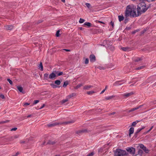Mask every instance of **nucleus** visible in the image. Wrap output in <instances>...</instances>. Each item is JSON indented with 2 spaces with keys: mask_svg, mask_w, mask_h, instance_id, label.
<instances>
[{
  "mask_svg": "<svg viewBox=\"0 0 156 156\" xmlns=\"http://www.w3.org/2000/svg\"><path fill=\"white\" fill-rule=\"evenodd\" d=\"M51 85L53 88H56L58 87L57 86L55 85L54 84H51Z\"/></svg>",
  "mask_w": 156,
  "mask_h": 156,
  "instance_id": "a19ab883",
  "label": "nucleus"
},
{
  "mask_svg": "<svg viewBox=\"0 0 156 156\" xmlns=\"http://www.w3.org/2000/svg\"><path fill=\"white\" fill-rule=\"evenodd\" d=\"M115 68L114 65L112 63H109L108 65V69L109 70H112L114 69Z\"/></svg>",
  "mask_w": 156,
  "mask_h": 156,
  "instance_id": "39448f33",
  "label": "nucleus"
},
{
  "mask_svg": "<svg viewBox=\"0 0 156 156\" xmlns=\"http://www.w3.org/2000/svg\"><path fill=\"white\" fill-rule=\"evenodd\" d=\"M153 127V126H152L151 127V128L149 130H148V131H147L145 132L144 133V134H146L147 133H148L152 129Z\"/></svg>",
  "mask_w": 156,
  "mask_h": 156,
  "instance_id": "f704fd0d",
  "label": "nucleus"
},
{
  "mask_svg": "<svg viewBox=\"0 0 156 156\" xmlns=\"http://www.w3.org/2000/svg\"><path fill=\"white\" fill-rule=\"evenodd\" d=\"M92 87V86L91 85H87V86H85L84 87V89H88L89 88H90Z\"/></svg>",
  "mask_w": 156,
  "mask_h": 156,
  "instance_id": "412c9836",
  "label": "nucleus"
},
{
  "mask_svg": "<svg viewBox=\"0 0 156 156\" xmlns=\"http://www.w3.org/2000/svg\"><path fill=\"white\" fill-rule=\"evenodd\" d=\"M58 123L55 122H54L51 123H49L48 125V126L49 127H51L54 126L56 125H58Z\"/></svg>",
  "mask_w": 156,
  "mask_h": 156,
  "instance_id": "1a4fd4ad",
  "label": "nucleus"
},
{
  "mask_svg": "<svg viewBox=\"0 0 156 156\" xmlns=\"http://www.w3.org/2000/svg\"><path fill=\"white\" fill-rule=\"evenodd\" d=\"M94 93V92L93 91H89L87 92V94L89 95L92 94Z\"/></svg>",
  "mask_w": 156,
  "mask_h": 156,
  "instance_id": "7c9ffc66",
  "label": "nucleus"
},
{
  "mask_svg": "<svg viewBox=\"0 0 156 156\" xmlns=\"http://www.w3.org/2000/svg\"><path fill=\"white\" fill-rule=\"evenodd\" d=\"M126 150L127 151L129 152L130 154H132L133 156H135L134 155L135 152V148L133 147H128Z\"/></svg>",
  "mask_w": 156,
  "mask_h": 156,
  "instance_id": "20e7f679",
  "label": "nucleus"
},
{
  "mask_svg": "<svg viewBox=\"0 0 156 156\" xmlns=\"http://www.w3.org/2000/svg\"><path fill=\"white\" fill-rule=\"evenodd\" d=\"M145 128V127H143L141 129H137V131L136 132V133H139L142 130L144 129Z\"/></svg>",
  "mask_w": 156,
  "mask_h": 156,
  "instance_id": "c85d7f7f",
  "label": "nucleus"
},
{
  "mask_svg": "<svg viewBox=\"0 0 156 156\" xmlns=\"http://www.w3.org/2000/svg\"><path fill=\"white\" fill-rule=\"evenodd\" d=\"M121 49L124 51H128L130 50V48L129 47H123L121 48Z\"/></svg>",
  "mask_w": 156,
  "mask_h": 156,
  "instance_id": "f8f14e48",
  "label": "nucleus"
},
{
  "mask_svg": "<svg viewBox=\"0 0 156 156\" xmlns=\"http://www.w3.org/2000/svg\"><path fill=\"white\" fill-rule=\"evenodd\" d=\"M7 80L9 82V83L11 85H12V84H13L12 82V81L10 79H7Z\"/></svg>",
  "mask_w": 156,
  "mask_h": 156,
  "instance_id": "72a5a7b5",
  "label": "nucleus"
},
{
  "mask_svg": "<svg viewBox=\"0 0 156 156\" xmlns=\"http://www.w3.org/2000/svg\"><path fill=\"white\" fill-rule=\"evenodd\" d=\"M110 24L112 26V27H114V23L112 22L111 21Z\"/></svg>",
  "mask_w": 156,
  "mask_h": 156,
  "instance_id": "4d7b16f0",
  "label": "nucleus"
},
{
  "mask_svg": "<svg viewBox=\"0 0 156 156\" xmlns=\"http://www.w3.org/2000/svg\"><path fill=\"white\" fill-rule=\"evenodd\" d=\"M0 98L2 99H4L5 98V96L3 94H0Z\"/></svg>",
  "mask_w": 156,
  "mask_h": 156,
  "instance_id": "de8ad7c7",
  "label": "nucleus"
},
{
  "mask_svg": "<svg viewBox=\"0 0 156 156\" xmlns=\"http://www.w3.org/2000/svg\"><path fill=\"white\" fill-rule=\"evenodd\" d=\"M45 106V105L44 104H43L40 107V109H42Z\"/></svg>",
  "mask_w": 156,
  "mask_h": 156,
  "instance_id": "13d9d810",
  "label": "nucleus"
},
{
  "mask_svg": "<svg viewBox=\"0 0 156 156\" xmlns=\"http://www.w3.org/2000/svg\"><path fill=\"white\" fill-rule=\"evenodd\" d=\"M136 108H133V109H131V110H130L129 111H128V112H133L135 110H136Z\"/></svg>",
  "mask_w": 156,
  "mask_h": 156,
  "instance_id": "a18cd8bd",
  "label": "nucleus"
},
{
  "mask_svg": "<svg viewBox=\"0 0 156 156\" xmlns=\"http://www.w3.org/2000/svg\"><path fill=\"white\" fill-rule=\"evenodd\" d=\"M84 21L85 20L83 19L80 18L79 22L80 23H83L84 22Z\"/></svg>",
  "mask_w": 156,
  "mask_h": 156,
  "instance_id": "473e14b6",
  "label": "nucleus"
},
{
  "mask_svg": "<svg viewBox=\"0 0 156 156\" xmlns=\"http://www.w3.org/2000/svg\"><path fill=\"white\" fill-rule=\"evenodd\" d=\"M63 50L66 51H70V50L69 49H63Z\"/></svg>",
  "mask_w": 156,
  "mask_h": 156,
  "instance_id": "bf43d9fd",
  "label": "nucleus"
},
{
  "mask_svg": "<svg viewBox=\"0 0 156 156\" xmlns=\"http://www.w3.org/2000/svg\"><path fill=\"white\" fill-rule=\"evenodd\" d=\"M17 129V128H16V127H15V128H13L12 129H11V131H15L16 130V129Z\"/></svg>",
  "mask_w": 156,
  "mask_h": 156,
  "instance_id": "6e6d98bb",
  "label": "nucleus"
},
{
  "mask_svg": "<svg viewBox=\"0 0 156 156\" xmlns=\"http://www.w3.org/2000/svg\"><path fill=\"white\" fill-rule=\"evenodd\" d=\"M148 7H147L146 4L144 2L139 3L137 6V10L140 15L142 13L145 12L148 9Z\"/></svg>",
  "mask_w": 156,
  "mask_h": 156,
  "instance_id": "f03ea898",
  "label": "nucleus"
},
{
  "mask_svg": "<svg viewBox=\"0 0 156 156\" xmlns=\"http://www.w3.org/2000/svg\"><path fill=\"white\" fill-rule=\"evenodd\" d=\"M106 88H107V86H106L105 87V88L101 92V94H103L104 92L105 91V90H106Z\"/></svg>",
  "mask_w": 156,
  "mask_h": 156,
  "instance_id": "864d4df0",
  "label": "nucleus"
},
{
  "mask_svg": "<svg viewBox=\"0 0 156 156\" xmlns=\"http://www.w3.org/2000/svg\"><path fill=\"white\" fill-rule=\"evenodd\" d=\"M143 105H141L135 108L136 110L138 109L139 108L142 107L143 106Z\"/></svg>",
  "mask_w": 156,
  "mask_h": 156,
  "instance_id": "09e8293b",
  "label": "nucleus"
},
{
  "mask_svg": "<svg viewBox=\"0 0 156 156\" xmlns=\"http://www.w3.org/2000/svg\"><path fill=\"white\" fill-rule=\"evenodd\" d=\"M139 146H140V147L141 148V149H144V148L145 147V146H144V145H143L142 144H139Z\"/></svg>",
  "mask_w": 156,
  "mask_h": 156,
  "instance_id": "2f4dec72",
  "label": "nucleus"
},
{
  "mask_svg": "<svg viewBox=\"0 0 156 156\" xmlns=\"http://www.w3.org/2000/svg\"><path fill=\"white\" fill-rule=\"evenodd\" d=\"M39 68H41V70L43 71V66L42 64V62H41L40 63V65L39 66Z\"/></svg>",
  "mask_w": 156,
  "mask_h": 156,
  "instance_id": "a878e982",
  "label": "nucleus"
},
{
  "mask_svg": "<svg viewBox=\"0 0 156 156\" xmlns=\"http://www.w3.org/2000/svg\"><path fill=\"white\" fill-rule=\"evenodd\" d=\"M123 156H129V154H126H126H124Z\"/></svg>",
  "mask_w": 156,
  "mask_h": 156,
  "instance_id": "052dcab7",
  "label": "nucleus"
},
{
  "mask_svg": "<svg viewBox=\"0 0 156 156\" xmlns=\"http://www.w3.org/2000/svg\"><path fill=\"white\" fill-rule=\"evenodd\" d=\"M89 62V60L87 58L85 59V64H87Z\"/></svg>",
  "mask_w": 156,
  "mask_h": 156,
  "instance_id": "49530a36",
  "label": "nucleus"
},
{
  "mask_svg": "<svg viewBox=\"0 0 156 156\" xmlns=\"http://www.w3.org/2000/svg\"><path fill=\"white\" fill-rule=\"evenodd\" d=\"M83 85L81 84H79L78 85H77V86L76 87V89H78L82 86Z\"/></svg>",
  "mask_w": 156,
  "mask_h": 156,
  "instance_id": "ea45409f",
  "label": "nucleus"
},
{
  "mask_svg": "<svg viewBox=\"0 0 156 156\" xmlns=\"http://www.w3.org/2000/svg\"><path fill=\"white\" fill-rule=\"evenodd\" d=\"M134 131V129L133 127H131L129 130V136H131V134L133 133Z\"/></svg>",
  "mask_w": 156,
  "mask_h": 156,
  "instance_id": "9b49d317",
  "label": "nucleus"
},
{
  "mask_svg": "<svg viewBox=\"0 0 156 156\" xmlns=\"http://www.w3.org/2000/svg\"><path fill=\"white\" fill-rule=\"evenodd\" d=\"M115 97V96L114 95H112L110 96H109L108 97V100L109 99H111L113 98H114Z\"/></svg>",
  "mask_w": 156,
  "mask_h": 156,
  "instance_id": "c03bdc74",
  "label": "nucleus"
},
{
  "mask_svg": "<svg viewBox=\"0 0 156 156\" xmlns=\"http://www.w3.org/2000/svg\"><path fill=\"white\" fill-rule=\"evenodd\" d=\"M115 84H117V82H115Z\"/></svg>",
  "mask_w": 156,
  "mask_h": 156,
  "instance_id": "774afa93",
  "label": "nucleus"
},
{
  "mask_svg": "<svg viewBox=\"0 0 156 156\" xmlns=\"http://www.w3.org/2000/svg\"><path fill=\"white\" fill-rule=\"evenodd\" d=\"M147 0L148 2H152L154 1V0Z\"/></svg>",
  "mask_w": 156,
  "mask_h": 156,
  "instance_id": "e2e57ef3",
  "label": "nucleus"
},
{
  "mask_svg": "<svg viewBox=\"0 0 156 156\" xmlns=\"http://www.w3.org/2000/svg\"><path fill=\"white\" fill-rule=\"evenodd\" d=\"M144 150V152H145V153H148L149 151V150L147 149V148L146 147H145L144 149H143Z\"/></svg>",
  "mask_w": 156,
  "mask_h": 156,
  "instance_id": "bb28decb",
  "label": "nucleus"
},
{
  "mask_svg": "<svg viewBox=\"0 0 156 156\" xmlns=\"http://www.w3.org/2000/svg\"><path fill=\"white\" fill-rule=\"evenodd\" d=\"M29 105H30V103H25L24 104V107H26L27 106Z\"/></svg>",
  "mask_w": 156,
  "mask_h": 156,
  "instance_id": "603ef678",
  "label": "nucleus"
},
{
  "mask_svg": "<svg viewBox=\"0 0 156 156\" xmlns=\"http://www.w3.org/2000/svg\"><path fill=\"white\" fill-rule=\"evenodd\" d=\"M98 68L100 70L104 69V67L101 66H99L98 67Z\"/></svg>",
  "mask_w": 156,
  "mask_h": 156,
  "instance_id": "8fccbe9b",
  "label": "nucleus"
},
{
  "mask_svg": "<svg viewBox=\"0 0 156 156\" xmlns=\"http://www.w3.org/2000/svg\"><path fill=\"white\" fill-rule=\"evenodd\" d=\"M126 153L125 151L121 149H117L115 153V156H123Z\"/></svg>",
  "mask_w": 156,
  "mask_h": 156,
  "instance_id": "7ed1b4c3",
  "label": "nucleus"
},
{
  "mask_svg": "<svg viewBox=\"0 0 156 156\" xmlns=\"http://www.w3.org/2000/svg\"><path fill=\"white\" fill-rule=\"evenodd\" d=\"M86 5L87 6L88 8L90 9V8L91 5L90 4L88 3H86Z\"/></svg>",
  "mask_w": 156,
  "mask_h": 156,
  "instance_id": "c9c22d12",
  "label": "nucleus"
},
{
  "mask_svg": "<svg viewBox=\"0 0 156 156\" xmlns=\"http://www.w3.org/2000/svg\"><path fill=\"white\" fill-rule=\"evenodd\" d=\"M55 73L56 74H57V76H60L63 75V73L62 72H58V71H54Z\"/></svg>",
  "mask_w": 156,
  "mask_h": 156,
  "instance_id": "ddd939ff",
  "label": "nucleus"
},
{
  "mask_svg": "<svg viewBox=\"0 0 156 156\" xmlns=\"http://www.w3.org/2000/svg\"><path fill=\"white\" fill-rule=\"evenodd\" d=\"M90 62H93L95 61L96 58L94 55H91L90 56Z\"/></svg>",
  "mask_w": 156,
  "mask_h": 156,
  "instance_id": "0eeeda50",
  "label": "nucleus"
},
{
  "mask_svg": "<svg viewBox=\"0 0 156 156\" xmlns=\"http://www.w3.org/2000/svg\"><path fill=\"white\" fill-rule=\"evenodd\" d=\"M59 30H58L56 33V36L57 37H58L59 36Z\"/></svg>",
  "mask_w": 156,
  "mask_h": 156,
  "instance_id": "37998d69",
  "label": "nucleus"
},
{
  "mask_svg": "<svg viewBox=\"0 0 156 156\" xmlns=\"http://www.w3.org/2000/svg\"><path fill=\"white\" fill-rule=\"evenodd\" d=\"M109 46H108V48H109V49L112 51L114 49V47L112 46V45H109Z\"/></svg>",
  "mask_w": 156,
  "mask_h": 156,
  "instance_id": "c756f323",
  "label": "nucleus"
},
{
  "mask_svg": "<svg viewBox=\"0 0 156 156\" xmlns=\"http://www.w3.org/2000/svg\"><path fill=\"white\" fill-rule=\"evenodd\" d=\"M68 82L67 81H66L64 82L63 87H66L67 86L68 84Z\"/></svg>",
  "mask_w": 156,
  "mask_h": 156,
  "instance_id": "a211bd4d",
  "label": "nucleus"
},
{
  "mask_svg": "<svg viewBox=\"0 0 156 156\" xmlns=\"http://www.w3.org/2000/svg\"><path fill=\"white\" fill-rule=\"evenodd\" d=\"M63 2H65V0H61Z\"/></svg>",
  "mask_w": 156,
  "mask_h": 156,
  "instance_id": "338daca9",
  "label": "nucleus"
},
{
  "mask_svg": "<svg viewBox=\"0 0 156 156\" xmlns=\"http://www.w3.org/2000/svg\"><path fill=\"white\" fill-rule=\"evenodd\" d=\"M145 67L144 66H141L136 68V70H140L144 68Z\"/></svg>",
  "mask_w": 156,
  "mask_h": 156,
  "instance_id": "cd10ccee",
  "label": "nucleus"
},
{
  "mask_svg": "<svg viewBox=\"0 0 156 156\" xmlns=\"http://www.w3.org/2000/svg\"><path fill=\"white\" fill-rule=\"evenodd\" d=\"M5 28L7 30H12L13 28V26L12 25H6L4 26Z\"/></svg>",
  "mask_w": 156,
  "mask_h": 156,
  "instance_id": "6e6552de",
  "label": "nucleus"
},
{
  "mask_svg": "<svg viewBox=\"0 0 156 156\" xmlns=\"http://www.w3.org/2000/svg\"><path fill=\"white\" fill-rule=\"evenodd\" d=\"M142 60L141 58L138 57L135 59L134 61L135 62H138L141 61Z\"/></svg>",
  "mask_w": 156,
  "mask_h": 156,
  "instance_id": "b1692460",
  "label": "nucleus"
},
{
  "mask_svg": "<svg viewBox=\"0 0 156 156\" xmlns=\"http://www.w3.org/2000/svg\"><path fill=\"white\" fill-rule=\"evenodd\" d=\"M75 94L73 93L67 96V98H68V99L71 98L73 97L74 96Z\"/></svg>",
  "mask_w": 156,
  "mask_h": 156,
  "instance_id": "4be33fe9",
  "label": "nucleus"
},
{
  "mask_svg": "<svg viewBox=\"0 0 156 156\" xmlns=\"http://www.w3.org/2000/svg\"><path fill=\"white\" fill-rule=\"evenodd\" d=\"M44 77L45 79H48L49 78L48 74V73H45L44 75Z\"/></svg>",
  "mask_w": 156,
  "mask_h": 156,
  "instance_id": "aec40b11",
  "label": "nucleus"
},
{
  "mask_svg": "<svg viewBox=\"0 0 156 156\" xmlns=\"http://www.w3.org/2000/svg\"><path fill=\"white\" fill-rule=\"evenodd\" d=\"M68 98H67V97H66V98L65 99L63 100L62 101V104H64L65 103V102H66L68 101Z\"/></svg>",
  "mask_w": 156,
  "mask_h": 156,
  "instance_id": "393cba45",
  "label": "nucleus"
},
{
  "mask_svg": "<svg viewBox=\"0 0 156 156\" xmlns=\"http://www.w3.org/2000/svg\"><path fill=\"white\" fill-rule=\"evenodd\" d=\"M134 94V93L133 92H131L129 93H126L123 94V96L124 97L127 98L131 95H133Z\"/></svg>",
  "mask_w": 156,
  "mask_h": 156,
  "instance_id": "423d86ee",
  "label": "nucleus"
},
{
  "mask_svg": "<svg viewBox=\"0 0 156 156\" xmlns=\"http://www.w3.org/2000/svg\"><path fill=\"white\" fill-rule=\"evenodd\" d=\"M84 25L87 26L88 27H90L91 26V24L90 23L88 22H86L84 23Z\"/></svg>",
  "mask_w": 156,
  "mask_h": 156,
  "instance_id": "6ab92c4d",
  "label": "nucleus"
},
{
  "mask_svg": "<svg viewBox=\"0 0 156 156\" xmlns=\"http://www.w3.org/2000/svg\"><path fill=\"white\" fill-rule=\"evenodd\" d=\"M48 143L49 144L53 145L55 144V142L53 141H49L48 142Z\"/></svg>",
  "mask_w": 156,
  "mask_h": 156,
  "instance_id": "e433bc0d",
  "label": "nucleus"
},
{
  "mask_svg": "<svg viewBox=\"0 0 156 156\" xmlns=\"http://www.w3.org/2000/svg\"><path fill=\"white\" fill-rule=\"evenodd\" d=\"M140 121L136 120L133 122L131 126H135Z\"/></svg>",
  "mask_w": 156,
  "mask_h": 156,
  "instance_id": "4468645a",
  "label": "nucleus"
},
{
  "mask_svg": "<svg viewBox=\"0 0 156 156\" xmlns=\"http://www.w3.org/2000/svg\"><path fill=\"white\" fill-rule=\"evenodd\" d=\"M39 102V101L38 100H36L34 101V104H35Z\"/></svg>",
  "mask_w": 156,
  "mask_h": 156,
  "instance_id": "3c124183",
  "label": "nucleus"
},
{
  "mask_svg": "<svg viewBox=\"0 0 156 156\" xmlns=\"http://www.w3.org/2000/svg\"><path fill=\"white\" fill-rule=\"evenodd\" d=\"M136 12V7L133 5H128L126 8L125 12V16L127 17L129 16L136 17L139 16L140 15L138 10Z\"/></svg>",
  "mask_w": 156,
  "mask_h": 156,
  "instance_id": "f257e3e1",
  "label": "nucleus"
},
{
  "mask_svg": "<svg viewBox=\"0 0 156 156\" xmlns=\"http://www.w3.org/2000/svg\"><path fill=\"white\" fill-rule=\"evenodd\" d=\"M142 50L143 51H145V50H147V49L146 48H144L142 49Z\"/></svg>",
  "mask_w": 156,
  "mask_h": 156,
  "instance_id": "680f3d73",
  "label": "nucleus"
},
{
  "mask_svg": "<svg viewBox=\"0 0 156 156\" xmlns=\"http://www.w3.org/2000/svg\"><path fill=\"white\" fill-rule=\"evenodd\" d=\"M61 81L59 80H57L55 81V83L58 85H59L61 84Z\"/></svg>",
  "mask_w": 156,
  "mask_h": 156,
  "instance_id": "dca6fc26",
  "label": "nucleus"
},
{
  "mask_svg": "<svg viewBox=\"0 0 156 156\" xmlns=\"http://www.w3.org/2000/svg\"><path fill=\"white\" fill-rule=\"evenodd\" d=\"M138 154L141 155L143 153V151L142 150H139L138 151Z\"/></svg>",
  "mask_w": 156,
  "mask_h": 156,
  "instance_id": "58836bf2",
  "label": "nucleus"
},
{
  "mask_svg": "<svg viewBox=\"0 0 156 156\" xmlns=\"http://www.w3.org/2000/svg\"><path fill=\"white\" fill-rule=\"evenodd\" d=\"M31 115H28L27 116V118H29V117H31Z\"/></svg>",
  "mask_w": 156,
  "mask_h": 156,
  "instance_id": "0e129e2a",
  "label": "nucleus"
},
{
  "mask_svg": "<svg viewBox=\"0 0 156 156\" xmlns=\"http://www.w3.org/2000/svg\"><path fill=\"white\" fill-rule=\"evenodd\" d=\"M56 76L55 73H52L50 74L49 76V78L50 79H53L55 78Z\"/></svg>",
  "mask_w": 156,
  "mask_h": 156,
  "instance_id": "9d476101",
  "label": "nucleus"
},
{
  "mask_svg": "<svg viewBox=\"0 0 156 156\" xmlns=\"http://www.w3.org/2000/svg\"><path fill=\"white\" fill-rule=\"evenodd\" d=\"M17 88L18 90L21 92H22L23 90V88L22 87L20 86H18Z\"/></svg>",
  "mask_w": 156,
  "mask_h": 156,
  "instance_id": "f3484780",
  "label": "nucleus"
},
{
  "mask_svg": "<svg viewBox=\"0 0 156 156\" xmlns=\"http://www.w3.org/2000/svg\"><path fill=\"white\" fill-rule=\"evenodd\" d=\"M116 112H113L112 113H110L109 114V115H114L115 114Z\"/></svg>",
  "mask_w": 156,
  "mask_h": 156,
  "instance_id": "5fc2aeb1",
  "label": "nucleus"
},
{
  "mask_svg": "<svg viewBox=\"0 0 156 156\" xmlns=\"http://www.w3.org/2000/svg\"><path fill=\"white\" fill-rule=\"evenodd\" d=\"M119 20L120 22L122 21L124 19V17L122 16H118Z\"/></svg>",
  "mask_w": 156,
  "mask_h": 156,
  "instance_id": "2eb2a0df",
  "label": "nucleus"
},
{
  "mask_svg": "<svg viewBox=\"0 0 156 156\" xmlns=\"http://www.w3.org/2000/svg\"><path fill=\"white\" fill-rule=\"evenodd\" d=\"M94 154V153L92 152L88 154L87 156H93Z\"/></svg>",
  "mask_w": 156,
  "mask_h": 156,
  "instance_id": "79ce46f5",
  "label": "nucleus"
},
{
  "mask_svg": "<svg viewBox=\"0 0 156 156\" xmlns=\"http://www.w3.org/2000/svg\"><path fill=\"white\" fill-rule=\"evenodd\" d=\"M74 122V121H69L66 122H64L63 123L66 124H69L71 123H73Z\"/></svg>",
  "mask_w": 156,
  "mask_h": 156,
  "instance_id": "5701e85b",
  "label": "nucleus"
},
{
  "mask_svg": "<svg viewBox=\"0 0 156 156\" xmlns=\"http://www.w3.org/2000/svg\"><path fill=\"white\" fill-rule=\"evenodd\" d=\"M19 154L18 153H17L16 154V155H15V156H17L18 154Z\"/></svg>",
  "mask_w": 156,
  "mask_h": 156,
  "instance_id": "69168bd1",
  "label": "nucleus"
},
{
  "mask_svg": "<svg viewBox=\"0 0 156 156\" xmlns=\"http://www.w3.org/2000/svg\"><path fill=\"white\" fill-rule=\"evenodd\" d=\"M9 120H7L5 121H2L0 122V123H4L8 122H9Z\"/></svg>",
  "mask_w": 156,
  "mask_h": 156,
  "instance_id": "4c0bfd02",
  "label": "nucleus"
}]
</instances>
